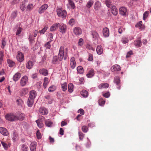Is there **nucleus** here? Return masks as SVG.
<instances>
[{"mask_svg":"<svg viewBox=\"0 0 151 151\" xmlns=\"http://www.w3.org/2000/svg\"><path fill=\"white\" fill-rule=\"evenodd\" d=\"M77 70L79 73L81 74H82L83 72V68L81 66H79L77 67Z\"/></svg>","mask_w":151,"mask_h":151,"instance_id":"42","label":"nucleus"},{"mask_svg":"<svg viewBox=\"0 0 151 151\" xmlns=\"http://www.w3.org/2000/svg\"><path fill=\"white\" fill-rule=\"evenodd\" d=\"M69 5L71 6L72 8L74 9L75 8V4L72 0H68Z\"/></svg>","mask_w":151,"mask_h":151,"instance_id":"50","label":"nucleus"},{"mask_svg":"<svg viewBox=\"0 0 151 151\" xmlns=\"http://www.w3.org/2000/svg\"><path fill=\"white\" fill-rule=\"evenodd\" d=\"M36 122L39 127L41 128L43 127V124L41 121H40L39 120H37L36 121Z\"/></svg>","mask_w":151,"mask_h":151,"instance_id":"47","label":"nucleus"},{"mask_svg":"<svg viewBox=\"0 0 151 151\" xmlns=\"http://www.w3.org/2000/svg\"><path fill=\"white\" fill-rule=\"evenodd\" d=\"M111 71L112 72L117 71L121 70V68L120 66L117 64L114 65L111 67Z\"/></svg>","mask_w":151,"mask_h":151,"instance_id":"12","label":"nucleus"},{"mask_svg":"<svg viewBox=\"0 0 151 151\" xmlns=\"http://www.w3.org/2000/svg\"><path fill=\"white\" fill-rule=\"evenodd\" d=\"M6 44V42L4 40V39H3L1 41V47L2 49H4L5 46Z\"/></svg>","mask_w":151,"mask_h":151,"instance_id":"55","label":"nucleus"},{"mask_svg":"<svg viewBox=\"0 0 151 151\" xmlns=\"http://www.w3.org/2000/svg\"><path fill=\"white\" fill-rule=\"evenodd\" d=\"M70 65L71 68L73 69L76 67V63L75 61V58L74 57H72L70 60Z\"/></svg>","mask_w":151,"mask_h":151,"instance_id":"11","label":"nucleus"},{"mask_svg":"<svg viewBox=\"0 0 151 151\" xmlns=\"http://www.w3.org/2000/svg\"><path fill=\"white\" fill-rule=\"evenodd\" d=\"M16 58L19 62H22L24 59V55L21 52L18 51L17 53Z\"/></svg>","mask_w":151,"mask_h":151,"instance_id":"4","label":"nucleus"},{"mask_svg":"<svg viewBox=\"0 0 151 151\" xmlns=\"http://www.w3.org/2000/svg\"><path fill=\"white\" fill-rule=\"evenodd\" d=\"M22 30V29L21 27H19L17 29V31L16 32V35H18L21 33Z\"/></svg>","mask_w":151,"mask_h":151,"instance_id":"61","label":"nucleus"},{"mask_svg":"<svg viewBox=\"0 0 151 151\" xmlns=\"http://www.w3.org/2000/svg\"><path fill=\"white\" fill-rule=\"evenodd\" d=\"M121 41L123 44L127 43L129 42V40L127 37H123L122 38Z\"/></svg>","mask_w":151,"mask_h":151,"instance_id":"45","label":"nucleus"},{"mask_svg":"<svg viewBox=\"0 0 151 151\" xmlns=\"http://www.w3.org/2000/svg\"><path fill=\"white\" fill-rule=\"evenodd\" d=\"M17 120L22 121L24 120L25 118V116L23 114L21 113L19 115L17 116Z\"/></svg>","mask_w":151,"mask_h":151,"instance_id":"32","label":"nucleus"},{"mask_svg":"<svg viewBox=\"0 0 151 151\" xmlns=\"http://www.w3.org/2000/svg\"><path fill=\"white\" fill-rule=\"evenodd\" d=\"M119 13L122 15L126 16L127 12V10L126 8L124 7H122L119 9Z\"/></svg>","mask_w":151,"mask_h":151,"instance_id":"10","label":"nucleus"},{"mask_svg":"<svg viewBox=\"0 0 151 151\" xmlns=\"http://www.w3.org/2000/svg\"><path fill=\"white\" fill-rule=\"evenodd\" d=\"M48 6L47 4H44L41 6L39 8L38 10V12L39 14H42L47 9Z\"/></svg>","mask_w":151,"mask_h":151,"instance_id":"7","label":"nucleus"},{"mask_svg":"<svg viewBox=\"0 0 151 151\" xmlns=\"http://www.w3.org/2000/svg\"><path fill=\"white\" fill-rule=\"evenodd\" d=\"M149 12L148 11H146L144 12L143 14V19L144 20H145L149 14Z\"/></svg>","mask_w":151,"mask_h":151,"instance_id":"54","label":"nucleus"},{"mask_svg":"<svg viewBox=\"0 0 151 151\" xmlns=\"http://www.w3.org/2000/svg\"><path fill=\"white\" fill-rule=\"evenodd\" d=\"M61 87L63 91H65L67 89V83L65 82L64 83L61 84Z\"/></svg>","mask_w":151,"mask_h":151,"instance_id":"40","label":"nucleus"},{"mask_svg":"<svg viewBox=\"0 0 151 151\" xmlns=\"http://www.w3.org/2000/svg\"><path fill=\"white\" fill-rule=\"evenodd\" d=\"M134 44L135 46L137 47H141L142 45V43L140 39H139L134 41Z\"/></svg>","mask_w":151,"mask_h":151,"instance_id":"26","label":"nucleus"},{"mask_svg":"<svg viewBox=\"0 0 151 151\" xmlns=\"http://www.w3.org/2000/svg\"><path fill=\"white\" fill-rule=\"evenodd\" d=\"M33 65V63L30 60H29L26 64V67L28 69H30L32 68Z\"/></svg>","mask_w":151,"mask_h":151,"instance_id":"25","label":"nucleus"},{"mask_svg":"<svg viewBox=\"0 0 151 151\" xmlns=\"http://www.w3.org/2000/svg\"><path fill=\"white\" fill-rule=\"evenodd\" d=\"M93 59V57L92 54L91 53L89 54V56L88 59V60L89 61H91Z\"/></svg>","mask_w":151,"mask_h":151,"instance_id":"63","label":"nucleus"},{"mask_svg":"<svg viewBox=\"0 0 151 151\" xmlns=\"http://www.w3.org/2000/svg\"><path fill=\"white\" fill-rule=\"evenodd\" d=\"M5 118L6 120L11 122L17 120V116L12 113H10L6 115Z\"/></svg>","mask_w":151,"mask_h":151,"instance_id":"3","label":"nucleus"},{"mask_svg":"<svg viewBox=\"0 0 151 151\" xmlns=\"http://www.w3.org/2000/svg\"><path fill=\"white\" fill-rule=\"evenodd\" d=\"M34 6L33 4H28L26 10L27 11H31L33 9Z\"/></svg>","mask_w":151,"mask_h":151,"instance_id":"37","label":"nucleus"},{"mask_svg":"<svg viewBox=\"0 0 151 151\" xmlns=\"http://www.w3.org/2000/svg\"><path fill=\"white\" fill-rule=\"evenodd\" d=\"M111 12L114 15H116L118 14V12L117 9L115 6L114 5L111 7Z\"/></svg>","mask_w":151,"mask_h":151,"instance_id":"24","label":"nucleus"},{"mask_svg":"<svg viewBox=\"0 0 151 151\" xmlns=\"http://www.w3.org/2000/svg\"><path fill=\"white\" fill-rule=\"evenodd\" d=\"M39 112L42 115H46L48 113V111L44 107H41L39 110Z\"/></svg>","mask_w":151,"mask_h":151,"instance_id":"15","label":"nucleus"},{"mask_svg":"<svg viewBox=\"0 0 151 151\" xmlns=\"http://www.w3.org/2000/svg\"><path fill=\"white\" fill-rule=\"evenodd\" d=\"M7 62L9 66L10 67H12L15 65V63L10 59H7Z\"/></svg>","mask_w":151,"mask_h":151,"instance_id":"34","label":"nucleus"},{"mask_svg":"<svg viewBox=\"0 0 151 151\" xmlns=\"http://www.w3.org/2000/svg\"><path fill=\"white\" fill-rule=\"evenodd\" d=\"M109 86V85L108 83H104L100 84L98 87L99 89H101L103 88H107Z\"/></svg>","mask_w":151,"mask_h":151,"instance_id":"22","label":"nucleus"},{"mask_svg":"<svg viewBox=\"0 0 151 151\" xmlns=\"http://www.w3.org/2000/svg\"><path fill=\"white\" fill-rule=\"evenodd\" d=\"M29 95V98L34 100L36 96L37 93L35 91L33 90L30 91Z\"/></svg>","mask_w":151,"mask_h":151,"instance_id":"16","label":"nucleus"},{"mask_svg":"<svg viewBox=\"0 0 151 151\" xmlns=\"http://www.w3.org/2000/svg\"><path fill=\"white\" fill-rule=\"evenodd\" d=\"M58 58L57 56H54L52 59V63L53 64H56L58 62Z\"/></svg>","mask_w":151,"mask_h":151,"instance_id":"51","label":"nucleus"},{"mask_svg":"<svg viewBox=\"0 0 151 151\" xmlns=\"http://www.w3.org/2000/svg\"><path fill=\"white\" fill-rule=\"evenodd\" d=\"M37 143L36 142H32L30 146L31 151H35L36 148Z\"/></svg>","mask_w":151,"mask_h":151,"instance_id":"14","label":"nucleus"},{"mask_svg":"<svg viewBox=\"0 0 151 151\" xmlns=\"http://www.w3.org/2000/svg\"><path fill=\"white\" fill-rule=\"evenodd\" d=\"M103 33L104 36L105 37H107L109 36V30L107 27L104 28L103 30Z\"/></svg>","mask_w":151,"mask_h":151,"instance_id":"13","label":"nucleus"},{"mask_svg":"<svg viewBox=\"0 0 151 151\" xmlns=\"http://www.w3.org/2000/svg\"><path fill=\"white\" fill-rule=\"evenodd\" d=\"M58 15L62 18L65 19L67 15V12L65 10H63L62 8H59L57 9Z\"/></svg>","mask_w":151,"mask_h":151,"instance_id":"2","label":"nucleus"},{"mask_svg":"<svg viewBox=\"0 0 151 151\" xmlns=\"http://www.w3.org/2000/svg\"><path fill=\"white\" fill-rule=\"evenodd\" d=\"M59 27L60 30V32L62 33H65L67 29V27L65 24L63 23L60 24L59 25Z\"/></svg>","mask_w":151,"mask_h":151,"instance_id":"6","label":"nucleus"},{"mask_svg":"<svg viewBox=\"0 0 151 151\" xmlns=\"http://www.w3.org/2000/svg\"><path fill=\"white\" fill-rule=\"evenodd\" d=\"M105 103V101L102 99H100L99 100V104L100 106L104 105Z\"/></svg>","mask_w":151,"mask_h":151,"instance_id":"57","label":"nucleus"},{"mask_svg":"<svg viewBox=\"0 0 151 151\" xmlns=\"http://www.w3.org/2000/svg\"><path fill=\"white\" fill-rule=\"evenodd\" d=\"M59 23H56L54 24L50 28V31L51 32L55 31L58 29V27H59Z\"/></svg>","mask_w":151,"mask_h":151,"instance_id":"17","label":"nucleus"},{"mask_svg":"<svg viewBox=\"0 0 151 151\" xmlns=\"http://www.w3.org/2000/svg\"><path fill=\"white\" fill-rule=\"evenodd\" d=\"M111 3V2L110 0H105V4L108 8H111L114 6Z\"/></svg>","mask_w":151,"mask_h":151,"instance_id":"31","label":"nucleus"},{"mask_svg":"<svg viewBox=\"0 0 151 151\" xmlns=\"http://www.w3.org/2000/svg\"><path fill=\"white\" fill-rule=\"evenodd\" d=\"M69 24L71 25L72 26L75 24V20L73 18L71 19L68 22Z\"/></svg>","mask_w":151,"mask_h":151,"instance_id":"60","label":"nucleus"},{"mask_svg":"<svg viewBox=\"0 0 151 151\" xmlns=\"http://www.w3.org/2000/svg\"><path fill=\"white\" fill-rule=\"evenodd\" d=\"M96 50L97 53L99 55L101 54L103 52L102 48L101 46L100 45H98L97 46Z\"/></svg>","mask_w":151,"mask_h":151,"instance_id":"28","label":"nucleus"},{"mask_svg":"<svg viewBox=\"0 0 151 151\" xmlns=\"http://www.w3.org/2000/svg\"><path fill=\"white\" fill-rule=\"evenodd\" d=\"M0 133L4 136H7L9 134L8 131L4 127H0Z\"/></svg>","mask_w":151,"mask_h":151,"instance_id":"9","label":"nucleus"},{"mask_svg":"<svg viewBox=\"0 0 151 151\" xmlns=\"http://www.w3.org/2000/svg\"><path fill=\"white\" fill-rule=\"evenodd\" d=\"M21 76V74L17 72L16 73L13 77V79L15 81H18L20 78Z\"/></svg>","mask_w":151,"mask_h":151,"instance_id":"19","label":"nucleus"},{"mask_svg":"<svg viewBox=\"0 0 151 151\" xmlns=\"http://www.w3.org/2000/svg\"><path fill=\"white\" fill-rule=\"evenodd\" d=\"M46 125L49 127H51L52 123L49 120H46L45 122Z\"/></svg>","mask_w":151,"mask_h":151,"instance_id":"52","label":"nucleus"},{"mask_svg":"<svg viewBox=\"0 0 151 151\" xmlns=\"http://www.w3.org/2000/svg\"><path fill=\"white\" fill-rule=\"evenodd\" d=\"M81 93V95L84 97H86L88 95V91L85 90H82Z\"/></svg>","mask_w":151,"mask_h":151,"instance_id":"33","label":"nucleus"},{"mask_svg":"<svg viewBox=\"0 0 151 151\" xmlns=\"http://www.w3.org/2000/svg\"><path fill=\"white\" fill-rule=\"evenodd\" d=\"M1 143L4 149L7 150L8 147V144L4 141H1Z\"/></svg>","mask_w":151,"mask_h":151,"instance_id":"49","label":"nucleus"},{"mask_svg":"<svg viewBox=\"0 0 151 151\" xmlns=\"http://www.w3.org/2000/svg\"><path fill=\"white\" fill-rule=\"evenodd\" d=\"M91 33L93 38H94L95 39H96L99 37L98 34L96 31H92Z\"/></svg>","mask_w":151,"mask_h":151,"instance_id":"30","label":"nucleus"},{"mask_svg":"<svg viewBox=\"0 0 151 151\" xmlns=\"http://www.w3.org/2000/svg\"><path fill=\"white\" fill-rule=\"evenodd\" d=\"M4 53L2 51H0V64H1L3 61Z\"/></svg>","mask_w":151,"mask_h":151,"instance_id":"46","label":"nucleus"},{"mask_svg":"<svg viewBox=\"0 0 151 151\" xmlns=\"http://www.w3.org/2000/svg\"><path fill=\"white\" fill-rule=\"evenodd\" d=\"M114 82L117 86V88L119 90L121 88V85L120 83V80L119 77L118 76H116L114 78Z\"/></svg>","mask_w":151,"mask_h":151,"instance_id":"5","label":"nucleus"},{"mask_svg":"<svg viewBox=\"0 0 151 151\" xmlns=\"http://www.w3.org/2000/svg\"><path fill=\"white\" fill-rule=\"evenodd\" d=\"M94 70L91 69L89 71L88 73L86 74V76L88 78H90L92 77L94 75Z\"/></svg>","mask_w":151,"mask_h":151,"instance_id":"27","label":"nucleus"},{"mask_svg":"<svg viewBox=\"0 0 151 151\" xmlns=\"http://www.w3.org/2000/svg\"><path fill=\"white\" fill-rule=\"evenodd\" d=\"M28 81V78L26 76L23 77L20 80V84L22 86H24L26 84Z\"/></svg>","mask_w":151,"mask_h":151,"instance_id":"8","label":"nucleus"},{"mask_svg":"<svg viewBox=\"0 0 151 151\" xmlns=\"http://www.w3.org/2000/svg\"><path fill=\"white\" fill-rule=\"evenodd\" d=\"M29 39L31 44H32L35 42L34 38L33 37V35L30 34L29 35Z\"/></svg>","mask_w":151,"mask_h":151,"instance_id":"39","label":"nucleus"},{"mask_svg":"<svg viewBox=\"0 0 151 151\" xmlns=\"http://www.w3.org/2000/svg\"><path fill=\"white\" fill-rule=\"evenodd\" d=\"M34 103V100L28 98L27 101V104L29 107H31Z\"/></svg>","mask_w":151,"mask_h":151,"instance_id":"23","label":"nucleus"},{"mask_svg":"<svg viewBox=\"0 0 151 151\" xmlns=\"http://www.w3.org/2000/svg\"><path fill=\"white\" fill-rule=\"evenodd\" d=\"M93 3L94 2L92 0H89L87 3L86 5V7L88 8H89L92 6L93 4Z\"/></svg>","mask_w":151,"mask_h":151,"instance_id":"35","label":"nucleus"},{"mask_svg":"<svg viewBox=\"0 0 151 151\" xmlns=\"http://www.w3.org/2000/svg\"><path fill=\"white\" fill-rule=\"evenodd\" d=\"M73 85L72 83H70L68 85V91L70 93H72L73 91Z\"/></svg>","mask_w":151,"mask_h":151,"instance_id":"38","label":"nucleus"},{"mask_svg":"<svg viewBox=\"0 0 151 151\" xmlns=\"http://www.w3.org/2000/svg\"><path fill=\"white\" fill-rule=\"evenodd\" d=\"M36 135L38 139H40L41 138V135L38 130L37 132Z\"/></svg>","mask_w":151,"mask_h":151,"instance_id":"64","label":"nucleus"},{"mask_svg":"<svg viewBox=\"0 0 151 151\" xmlns=\"http://www.w3.org/2000/svg\"><path fill=\"white\" fill-rule=\"evenodd\" d=\"M49 79L48 78L45 77L44 79V83H43V86L45 88L49 83Z\"/></svg>","mask_w":151,"mask_h":151,"instance_id":"29","label":"nucleus"},{"mask_svg":"<svg viewBox=\"0 0 151 151\" xmlns=\"http://www.w3.org/2000/svg\"><path fill=\"white\" fill-rule=\"evenodd\" d=\"M78 135L80 139L82 140L84 137V134L81 131H79L78 132Z\"/></svg>","mask_w":151,"mask_h":151,"instance_id":"56","label":"nucleus"},{"mask_svg":"<svg viewBox=\"0 0 151 151\" xmlns=\"http://www.w3.org/2000/svg\"><path fill=\"white\" fill-rule=\"evenodd\" d=\"M17 12L14 11L12 13L11 15V17L12 18L14 19L17 16Z\"/></svg>","mask_w":151,"mask_h":151,"instance_id":"59","label":"nucleus"},{"mask_svg":"<svg viewBox=\"0 0 151 151\" xmlns=\"http://www.w3.org/2000/svg\"><path fill=\"white\" fill-rule=\"evenodd\" d=\"M83 43V40L81 38H80L79 39L78 42V45L80 46H82Z\"/></svg>","mask_w":151,"mask_h":151,"instance_id":"62","label":"nucleus"},{"mask_svg":"<svg viewBox=\"0 0 151 151\" xmlns=\"http://www.w3.org/2000/svg\"><path fill=\"white\" fill-rule=\"evenodd\" d=\"M39 72L40 74H41L44 76H47L48 74V70L44 68L40 69Z\"/></svg>","mask_w":151,"mask_h":151,"instance_id":"20","label":"nucleus"},{"mask_svg":"<svg viewBox=\"0 0 151 151\" xmlns=\"http://www.w3.org/2000/svg\"><path fill=\"white\" fill-rule=\"evenodd\" d=\"M52 40H50L49 41L47 42L44 45V47L46 48L47 49H50L51 47V45L50 43Z\"/></svg>","mask_w":151,"mask_h":151,"instance_id":"43","label":"nucleus"},{"mask_svg":"<svg viewBox=\"0 0 151 151\" xmlns=\"http://www.w3.org/2000/svg\"><path fill=\"white\" fill-rule=\"evenodd\" d=\"M27 2V0H24V1L22 2L21 4L20 5V9L22 11H24L26 9V6L25 4L26 2Z\"/></svg>","mask_w":151,"mask_h":151,"instance_id":"21","label":"nucleus"},{"mask_svg":"<svg viewBox=\"0 0 151 151\" xmlns=\"http://www.w3.org/2000/svg\"><path fill=\"white\" fill-rule=\"evenodd\" d=\"M56 88L55 86L52 85L50 86L48 88V91L50 92H52L54 91L56 89Z\"/></svg>","mask_w":151,"mask_h":151,"instance_id":"41","label":"nucleus"},{"mask_svg":"<svg viewBox=\"0 0 151 151\" xmlns=\"http://www.w3.org/2000/svg\"><path fill=\"white\" fill-rule=\"evenodd\" d=\"M17 105L20 106L22 105L23 104V101L21 99H19L17 100Z\"/></svg>","mask_w":151,"mask_h":151,"instance_id":"58","label":"nucleus"},{"mask_svg":"<svg viewBox=\"0 0 151 151\" xmlns=\"http://www.w3.org/2000/svg\"><path fill=\"white\" fill-rule=\"evenodd\" d=\"M48 28V26H47V25L45 26L44 27V28L42 30H40L39 31V32L40 34H44V33L46 31L47 29Z\"/></svg>","mask_w":151,"mask_h":151,"instance_id":"44","label":"nucleus"},{"mask_svg":"<svg viewBox=\"0 0 151 151\" xmlns=\"http://www.w3.org/2000/svg\"><path fill=\"white\" fill-rule=\"evenodd\" d=\"M67 51V49L64 50V47L61 46L59 49L58 54V59L60 61H61L63 58L66 60L68 57Z\"/></svg>","mask_w":151,"mask_h":151,"instance_id":"1","label":"nucleus"},{"mask_svg":"<svg viewBox=\"0 0 151 151\" xmlns=\"http://www.w3.org/2000/svg\"><path fill=\"white\" fill-rule=\"evenodd\" d=\"M100 6V3L99 1H96L95 4L94 8L95 9H97Z\"/></svg>","mask_w":151,"mask_h":151,"instance_id":"48","label":"nucleus"},{"mask_svg":"<svg viewBox=\"0 0 151 151\" xmlns=\"http://www.w3.org/2000/svg\"><path fill=\"white\" fill-rule=\"evenodd\" d=\"M21 150L22 151H28L29 148L26 145L23 144L21 146Z\"/></svg>","mask_w":151,"mask_h":151,"instance_id":"36","label":"nucleus"},{"mask_svg":"<svg viewBox=\"0 0 151 151\" xmlns=\"http://www.w3.org/2000/svg\"><path fill=\"white\" fill-rule=\"evenodd\" d=\"M74 33L76 35H80L81 33V29L79 27H75L73 30Z\"/></svg>","mask_w":151,"mask_h":151,"instance_id":"18","label":"nucleus"},{"mask_svg":"<svg viewBox=\"0 0 151 151\" xmlns=\"http://www.w3.org/2000/svg\"><path fill=\"white\" fill-rule=\"evenodd\" d=\"M82 130L83 132L86 133L88 131V128L87 126H83L82 127Z\"/></svg>","mask_w":151,"mask_h":151,"instance_id":"53","label":"nucleus"}]
</instances>
